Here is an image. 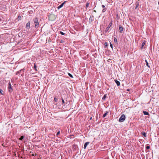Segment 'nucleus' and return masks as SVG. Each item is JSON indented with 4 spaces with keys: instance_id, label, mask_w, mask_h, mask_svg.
Returning a JSON list of instances; mask_svg holds the SVG:
<instances>
[{
    "instance_id": "nucleus-27",
    "label": "nucleus",
    "mask_w": 159,
    "mask_h": 159,
    "mask_svg": "<svg viewBox=\"0 0 159 159\" xmlns=\"http://www.w3.org/2000/svg\"><path fill=\"white\" fill-rule=\"evenodd\" d=\"M60 134V131H59L57 132V136Z\"/></svg>"
},
{
    "instance_id": "nucleus-2",
    "label": "nucleus",
    "mask_w": 159,
    "mask_h": 159,
    "mask_svg": "<svg viewBox=\"0 0 159 159\" xmlns=\"http://www.w3.org/2000/svg\"><path fill=\"white\" fill-rule=\"evenodd\" d=\"M8 91L10 93L13 90L12 85L10 82H9L8 83Z\"/></svg>"
},
{
    "instance_id": "nucleus-31",
    "label": "nucleus",
    "mask_w": 159,
    "mask_h": 159,
    "mask_svg": "<svg viewBox=\"0 0 159 159\" xmlns=\"http://www.w3.org/2000/svg\"><path fill=\"white\" fill-rule=\"evenodd\" d=\"M34 67H35V68L36 67V65L35 64L34 65Z\"/></svg>"
},
{
    "instance_id": "nucleus-19",
    "label": "nucleus",
    "mask_w": 159,
    "mask_h": 159,
    "mask_svg": "<svg viewBox=\"0 0 159 159\" xmlns=\"http://www.w3.org/2000/svg\"><path fill=\"white\" fill-rule=\"evenodd\" d=\"M142 135H143L145 137L146 136V134L145 132H143L142 133Z\"/></svg>"
},
{
    "instance_id": "nucleus-17",
    "label": "nucleus",
    "mask_w": 159,
    "mask_h": 159,
    "mask_svg": "<svg viewBox=\"0 0 159 159\" xmlns=\"http://www.w3.org/2000/svg\"><path fill=\"white\" fill-rule=\"evenodd\" d=\"M145 61H146V65L148 67H149V66H148V61H147V60H145Z\"/></svg>"
},
{
    "instance_id": "nucleus-8",
    "label": "nucleus",
    "mask_w": 159,
    "mask_h": 159,
    "mask_svg": "<svg viewBox=\"0 0 159 159\" xmlns=\"http://www.w3.org/2000/svg\"><path fill=\"white\" fill-rule=\"evenodd\" d=\"M119 29L120 30V32L122 33L123 30V28L122 27H121V26H119Z\"/></svg>"
},
{
    "instance_id": "nucleus-33",
    "label": "nucleus",
    "mask_w": 159,
    "mask_h": 159,
    "mask_svg": "<svg viewBox=\"0 0 159 159\" xmlns=\"http://www.w3.org/2000/svg\"><path fill=\"white\" fill-rule=\"evenodd\" d=\"M91 18V17H90V18H89V19L90 20Z\"/></svg>"
},
{
    "instance_id": "nucleus-32",
    "label": "nucleus",
    "mask_w": 159,
    "mask_h": 159,
    "mask_svg": "<svg viewBox=\"0 0 159 159\" xmlns=\"http://www.w3.org/2000/svg\"><path fill=\"white\" fill-rule=\"evenodd\" d=\"M20 17V16H18V18H19V17Z\"/></svg>"
},
{
    "instance_id": "nucleus-12",
    "label": "nucleus",
    "mask_w": 159,
    "mask_h": 159,
    "mask_svg": "<svg viewBox=\"0 0 159 159\" xmlns=\"http://www.w3.org/2000/svg\"><path fill=\"white\" fill-rule=\"evenodd\" d=\"M106 97H107V95L105 94L104 95V96H103V97H102V100H104L106 98Z\"/></svg>"
},
{
    "instance_id": "nucleus-4",
    "label": "nucleus",
    "mask_w": 159,
    "mask_h": 159,
    "mask_svg": "<svg viewBox=\"0 0 159 159\" xmlns=\"http://www.w3.org/2000/svg\"><path fill=\"white\" fill-rule=\"evenodd\" d=\"M66 2H63L62 3H61V5H59L58 7V9H60V8H61L63 6V5L64 4V3H65Z\"/></svg>"
},
{
    "instance_id": "nucleus-30",
    "label": "nucleus",
    "mask_w": 159,
    "mask_h": 159,
    "mask_svg": "<svg viewBox=\"0 0 159 159\" xmlns=\"http://www.w3.org/2000/svg\"><path fill=\"white\" fill-rule=\"evenodd\" d=\"M104 44L105 46H107V42L105 43Z\"/></svg>"
},
{
    "instance_id": "nucleus-18",
    "label": "nucleus",
    "mask_w": 159,
    "mask_h": 159,
    "mask_svg": "<svg viewBox=\"0 0 159 159\" xmlns=\"http://www.w3.org/2000/svg\"><path fill=\"white\" fill-rule=\"evenodd\" d=\"M89 4V2H87L86 4V7H88Z\"/></svg>"
},
{
    "instance_id": "nucleus-24",
    "label": "nucleus",
    "mask_w": 159,
    "mask_h": 159,
    "mask_svg": "<svg viewBox=\"0 0 159 159\" xmlns=\"http://www.w3.org/2000/svg\"><path fill=\"white\" fill-rule=\"evenodd\" d=\"M54 100L55 102H57V99L56 98H54Z\"/></svg>"
},
{
    "instance_id": "nucleus-7",
    "label": "nucleus",
    "mask_w": 159,
    "mask_h": 159,
    "mask_svg": "<svg viewBox=\"0 0 159 159\" xmlns=\"http://www.w3.org/2000/svg\"><path fill=\"white\" fill-rule=\"evenodd\" d=\"M89 142H86L84 144V149H85L86 148L87 145H88L89 144Z\"/></svg>"
},
{
    "instance_id": "nucleus-23",
    "label": "nucleus",
    "mask_w": 159,
    "mask_h": 159,
    "mask_svg": "<svg viewBox=\"0 0 159 159\" xmlns=\"http://www.w3.org/2000/svg\"><path fill=\"white\" fill-rule=\"evenodd\" d=\"M69 76L70 77H71V78H73V77L72 75L71 74H70V73H69Z\"/></svg>"
},
{
    "instance_id": "nucleus-1",
    "label": "nucleus",
    "mask_w": 159,
    "mask_h": 159,
    "mask_svg": "<svg viewBox=\"0 0 159 159\" xmlns=\"http://www.w3.org/2000/svg\"><path fill=\"white\" fill-rule=\"evenodd\" d=\"M125 116L123 114L120 117L119 119V121L120 122H123L125 120Z\"/></svg>"
},
{
    "instance_id": "nucleus-20",
    "label": "nucleus",
    "mask_w": 159,
    "mask_h": 159,
    "mask_svg": "<svg viewBox=\"0 0 159 159\" xmlns=\"http://www.w3.org/2000/svg\"><path fill=\"white\" fill-rule=\"evenodd\" d=\"M114 40L115 43H116L117 42V39L116 38H114Z\"/></svg>"
},
{
    "instance_id": "nucleus-11",
    "label": "nucleus",
    "mask_w": 159,
    "mask_h": 159,
    "mask_svg": "<svg viewBox=\"0 0 159 159\" xmlns=\"http://www.w3.org/2000/svg\"><path fill=\"white\" fill-rule=\"evenodd\" d=\"M143 113L145 115H149V114L148 113V112L146 111H143Z\"/></svg>"
},
{
    "instance_id": "nucleus-10",
    "label": "nucleus",
    "mask_w": 159,
    "mask_h": 159,
    "mask_svg": "<svg viewBox=\"0 0 159 159\" xmlns=\"http://www.w3.org/2000/svg\"><path fill=\"white\" fill-rule=\"evenodd\" d=\"M108 113V111H106V112L103 114V116H102L103 118L105 117L106 116H107V114Z\"/></svg>"
},
{
    "instance_id": "nucleus-28",
    "label": "nucleus",
    "mask_w": 159,
    "mask_h": 159,
    "mask_svg": "<svg viewBox=\"0 0 159 159\" xmlns=\"http://www.w3.org/2000/svg\"><path fill=\"white\" fill-rule=\"evenodd\" d=\"M150 148V147L149 146H147L146 147V148L147 149H149Z\"/></svg>"
},
{
    "instance_id": "nucleus-21",
    "label": "nucleus",
    "mask_w": 159,
    "mask_h": 159,
    "mask_svg": "<svg viewBox=\"0 0 159 159\" xmlns=\"http://www.w3.org/2000/svg\"><path fill=\"white\" fill-rule=\"evenodd\" d=\"M24 138V136H22L20 137V140H22Z\"/></svg>"
},
{
    "instance_id": "nucleus-22",
    "label": "nucleus",
    "mask_w": 159,
    "mask_h": 159,
    "mask_svg": "<svg viewBox=\"0 0 159 159\" xmlns=\"http://www.w3.org/2000/svg\"><path fill=\"white\" fill-rule=\"evenodd\" d=\"M110 46L111 48H113V46H112V44L111 43H110Z\"/></svg>"
},
{
    "instance_id": "nucleus-3",
    "label": "nucleus",
    "mask_w": 159,
    "mask_h": 159,
    "mask_svg": "<svg viewBox=\"0 0 159 159\" xmlns=\"http://www.w3.org/2000/svg\"><path fill=\"white\" fill-rule=\"evenodd\" d=\"M34 21L35 23V27L39 25V22L37 18H35L34 20Z\"/></svg>"
},
{
    "instance_id": "nucleus-35",
    "label": "nucleus",
    "mask_w": 159,
    "mask_h": 159,
    "mask_svg": "<svg viewBox=\"0 0 159 159\" xmlns=\"http://www.w3.org/2000/svg\"><path fill=\"white\" fill-rule=\"evenodd\" d=\"M158 4H159V2H158Z\"/></svg>"
},
{
    "instance_id": "nucleus-29",
    "label": "nucleus",
    "mask_w": 159,
    "mask_h": 159,
    "mask_svg": "<svg viewBox=\"0 0 159 159\" xmlns=\"http://www.w3.org/2000/svg\"><path fill=\"white\" fill-rule=\"evenodd\" d=\"M102 8H105V6H104V5H102Z\"/></svg>"
},
{
    "instance_id": "nucleus-26",
    "label": "nucleus",
    "mask_w": 159,
    "mask_h": 159,
    "mask_svg": "<svg viewBox=\"0 0 159 159\" xmlns=\"http://www.w3.org/2000/svg\"><path fill=\"white\" fill-rule=\"evenodd\" d=\"M62 101L63 103H65L64 100L63 99V98H62Z\"/></svg>"
},
{
    "instance_id": "nucleus-16",
    "label": "nucleus",
    "mask_w": 159,
    "mask_h": 159,
    "mask_svg": "<svg viewBox=\"0 0 159 159\" xmlns=\"http://www.w3.org/2000/svg\"><path fill=\"white\" fill-rule=\"evenodd\" d=\"M145 43L143 42L142 44V47L141 48H142L145 45Z\"/></svg>"
},
{
    "instance_id": "nucleus-5",
    "label": "nucleus",
    "mask_w": 159,
    "mask_h": 159,
    "mask_svg": "<svg viewBox=\"0 0 159 159\" xmlns=\"http://www.w3.org/2000/svg\"><path fill=\"white\" fill-rule=\"evenodd\" d=\"M115 81L118 86H119L120 85V84L119 81L116 80H115Z\"/></svg>"
},
{
    "instance_id": "nucleus-34",
    "label": "nucleus",
    "mask_w": 159,
    "mask_h": 159,
    "mask_svg": "<svg viewBox=\"0 0 159 159\" xmlns=\"http://www.w3.org/2000/svg\"><path fill=\"white\" fill-rule=\"evenodd\" d=\"M63 42L62 41H61V42L62 43Z\"/></svg>"
},
{
    "instance_id": "nucleus-15",
    "label": "nucleus",
    "mask_w": 159,
    "mask_h": 159,
    "mask_svg": "<svg viewBox=\"0 0 159 159\" xmlns=\"http://www.w3.org/2000/svg\"><path fill=\"white\" fill-rule=\"evenodd\" d=\"M60 33L62 35H65V33H64L63 32L61 31H60Z\"/></svg>"
},
{
    "instance_id": "nucleus-13",
    "label": "nucleus",
    "mask_w": 159,
    "mask_h": 159,
    "mask_svg": "<svg viewBox=\"0 0 159 159\" xmlns=\"http://www.w3.org/2000/svg\"><path fill=\"white\" fill-rule=\"evenodd\" d=\"M0 93L2 94L3 95V91L1 89H0Z\"/></svg>"
},
{
    "instance_id": "nucleus-9",
    "label": "nucleus",
    "mask_w": 159,
    "mask_h": 159,
    "mask_svg": "<svg viewBox=\"0 0 159 159\" xmlns=\"http://www.w3.org/2000/svg\"><path fill=\"white\" fill-rule=\"evenodd\" d=\"M136 7H135V9H136L138 7L139 5V2H137L135 3Z\"/></svg>"
},
{
    "instance_id": "nucleus-6",
    "label": "nucleus",
    "mask_w": 159,
    "mask_h": 159,
    "mask_svg": "<svg viewBox=\"0 0 159 159\" xmlns=\"http://www.w3.org/2000/svg\"><path fill=\"white\" fill-rule=\"evenodd\" d=\"M30 27V22H28L26 24V28L28 29H29Z\"/></svg>"
},
{
    "instance_id": "nucleus-14",
    "label": "nucleus",
    "mask_w": 159,
    "mask_h": 159,
    "mask_svg": "<svg viewBox=\"0 0 159 159\" xmlns=\"http://www.w3.org/2000/svg\"><path fill=\"white\" fill-rule=\"evenodd\" d=\"M106 9H107L106 8H103V9L102 10V12H105L106 11Z\"/></svg>"
},
{
    "instance_id": "nucleus-25",
    "label": "nucleus",
    "mask_w": 159,
    "mask_h": 159,
    "mask_svg": "<svg viewBox=\"0 0 159 159\" xmlns=\"http://www.w3.org/2000/svg\"><path fill=\"white\" fill-rule=\"evenodd\" d=\"M110 26L111 25L110 24V25H109V26H108V27L107 28V29H106V30H108L109 28H110Z\"/></svg>"
}]
</instances>
